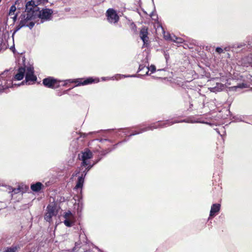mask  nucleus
Wrapping results in <instances>:
<instances>
[{
  "label": "nucleus",
  "instance_id": "nucleus-1",
  "mask_svg": "<svg viewBox=\"0 0 252 252\" xmlns=\"http://www.w3.org/2000/svg\"><path fill=\"white\" fill-rule=\"evenodd\" d=\"M8 71H5L3 72L0 76V92L2 91L11 87L13 84V80L11 79V76L8 75Z\"/></svg>",
  "mask_w": 252,
  "mask_h": 252
},
{
  "label": "nucleus",
  "instance_id": "nucleus-2",
  "mask_svg": "<svg viewBox=\"0 0 252 252\" xmlns=\"http://www.w3.org/2000/svg\"><path fill=\"white\" fill-rule=\"evenodd\" d=\"M42 2V0H31L28 1L26 5V12L31 13L32 15L36 17L38 11L39 10L38 5Z\"/></svg>",
  "mask_w": 252,
  "mask_h": 252
},
{
  "label": "nucleus",
  "instance_id": "nucleus-3",
  "mask_svg": "<svg viewBox=\"0 0 252 252\" xmlns=\"http://www.w3.org/2000/svg\"><path fill=\"white\" fill-rule=\"evenodd\" d=\"M173 122H171L169 121H167L163 123H156L151 125L150 126L145 127L143 128L140 129L139 131H135L134 132L130 134L129 136H131L132 135H134L139 133H141L143 132L146 131L150 130H153L154 129L158 128V127L166 126H170L173 124Z\"/></svg>",
  "mask_w": 252,
  "mask_h": 252
},
{
  "label": "nucleus",
  "instance_id": "nucleus-4",
  "mask_svg": "<svg viewBox=\"0 0 252 252\" xmlns=\"http://www.w3.org/2000/svg\"><path fill=\"white\" fill-rule=\"evenodd\" d=\"M35 17L31 13L26 12L21 15L20 22H23V23L25 25V27H28L32 29L34 25V22L32 21V20Z\"/></svg>",
  "mask_w": 252,
  "mask_h": 252
},
{
  "label": "nucleus",
  "instance_id": "nucleus-5",
  "mask_svg": "<svg viewBox=\"0 0 252 252\" xmlns=\"http://www.w3.org/2000/svg\"><path fill=\"white\" fill-rule=\"evenodd\" d=\"M63 217L64 218L63 223L65 226L71 227L74 225L76 220L75 217L70 211L65 212Z\"/></svg>",
  "mask_w": 252,
  "mask_h": 252
},
{
  "label": "nucleus",
  "instance_id": "nucleus-6",
  "mask_svg": "<svg viewBox=\"0 0 252 252\" xmlns=\"http://www.w3.org/2000/svg\"><path fill=\"white\" fill-rule=\"evenodd\" d=\"M106 16L108 22L112 24H115L119 20V17L116 11L112 8H109L107 10Z\"/></svg>",
  "mask_w": 252,
  "mask_h": 252
},
{
  "label": "nucleus",
  "instance_id": "nucleus-7",
  "mask_svg": "<svg viewBox=\"0 0 252 252\" xmlns=\"http://www.w3.org/2000/svg\"><path fill=\"white\" fill-rule=\"evenodd\" d=\"M60 81L55 79L52 77H48L43 80V85L50 88H57L60 86Z\"/></svg>",
  "mask_w": 252,
  "mask_h": 252
},
{
  "label": "nucleus",
  "instance_id": "nucleus-8",
  "mask_svg": "<svg viewBox=\"0 0 252 252\" xmlns=\"http://www.w3.org/2000/svg\"><path fill=\"white\" fill-rule=\"evenodd\" d=\"M57 214V211L55 207L52 205H48L47 208V212L45 215V220L50 222L52 218Z\"/></svg>",
  "mask_w": 252,
  "mask_h": 252
},
{
  "label": "nucleus",
  "instance_id": "nucleus-9",
  "mask_svg": "<svg viewBox=\"0 0 252 252\" xmlns=\"http://www.w3.org/2000/svg\"><path fill=\"white\" fill-rule=\"evenodd\" d=\"M53 11L51 9L46 8L42 9L41 11H38L36 16H38L41 20H47L50 19Z\"/></svg>",
  "mask_w": 252,
  "mask_h": 252
},
{
  "label": "nucleus",
  "instance_id": "nucleus-10",
  "mask_svg": "<svg viewBox=\"0 0 252 252\" xmlns=\"http://www.w3.org/2000/svg\"><path fill=\"white\" fill-rule=\"evenodd\" d=\"M92 153L89 150H86L82 153L81 159L82 160V165L87 166L89 164V159L92 158Z\"/></svg>",
  "mask_w": 252,
  "mask_h": 252
},
{
  "label": "nucleus",
  "instance_id": "nucleus-11",
  "mask_svg": "<svg viewBox=\"0 0 252 252\" xmlns=\"http://www.w3.org/2000/svg\"><path fill=\"white\" fill-rule=\"evenodd\" d=\"M25 73L26 82H28L30 81L34 82L36 80V76L33 74L34 72L32 67H28Z\"/></svg>",
  "mask_w": 252,
  "mask_h": 252
},
{
  "label": "nucleus",
  "instance_id": "nucleus-12",
  "mask_svg": "<svg viewBox=\"0 0 252 252\" xmlns=\"http://www.w3.org/2000/svg\"><path fill=\"white\" fill-rule=\"evenodd\" d=\"M140 36L144 43V45H146L148 43L149 38L148 37L147 28L143 27L141 29L140 32Z\"/></svg>",
  "mask_w": 252,
  "mask_h": 252
},
{
  "label": "nucleus",
  "instance_id": "nucleus-13",
  "mask_svg": "<svg viewBox=\"0 0 252 252\" xmlns=\"http://www.w3.org/2000/svg\"><path fill=\"white\" fill-rule=\"evenodd\" d=\"M26 72V69L23 67H20L18 70V72L15 74L13 80H21L24 76Z\"/></svg>",
  "mask_w": 252,
  "mask_h": 252
},
{
  "label": "nucleus",
  "instance_id": "nucleus-14",
  "mask_svg": "<svg viewBox=\"0 0 252 252\" xmlns=\"http://www.w3.org/2000/svg\"><path fill=\"white\" fill-rule=\"evenodd\" d=\"M220 204H214L211 206L210 217H213L216 216V214L218 213L220 210Z\"/></svg>",
  "mask_w": 252,
  "mask_h": 252
},
{
  "label": "nucleus",
  "instance_id": "nucleus-15",
  "mask_svg": "<svg viewBox=\"0 0 252 252\" xmlns=\"http://www.w3.org/2000/svg\"><path fill=\"white\" fill-rule=\"evenodd\" d=\"M16 10V7L15 5H13L10 7L9 12L8 16L10 18L13 20V23H14L17 19V14L15 13Z\"/></svg>",
  "mask_w": 252,
  "mask_h": 252
},
{
  "label": "nucleus",
  "instance_id": "nucleus-16",
  "mask_svg": "<svg viewBox=\"0 0 252 252\" xmlns=\"http://www.w3.org/2000/svg\"><path fill=\"white\" fill-rule=\"evenodd\" d=\"M144 69H145V74L144 75H148L149 71H151L152 73L156 71V67L154 65H151L149 67H145V66L142 65H139L138 71H141Z\"/></svg>",
  "mask_w": 252,
  "mask_h": 252
},
{
  "label": "nucleus",
  "instance_id": "nucleus-17",
  "mask_svg": "<svg viewBox=\"0 0 252 252\" xmlns=\"http://www.w3.org/2000/svg\"><path fill=\"white\" fill-rule=\"evenodd\" d=\"M84 177L83 175H82L81 176L79 177L78 179V181L76 184V185L75 187V189H81L83 186L84 183Z\"/></svg>",
  "mask_w": 252,
  "mask_h": 252
},
{
  "label": "nucleus",
  "instance_id": "nucleus-18",
  "mask_svg": "<svg viewBox=\"0 0 252 252\" xmlns=\"http://www.w3.org/2000/svg\"><path fill=\"white\" fill-rule=\"evenodd\" d=\"M42 186V184L40 182H37L34 184H32L31 186V189L34 191H38Z\"/></svg>",
  "mask_w": 252,
  "mask_h": 252
},
{
  "label": "nucleus",
  "instance_id": "nucleus-19",
  "mask_svg": "<svg viewBox=\"0 0 252 252\" xmlns=\"http://www.w3.org/2000/svg\"><path fill=\"white\" fill-rule=\"evenodd\" d=\"M160 28L161 29V30H162V33L163 34V37L165 39H166L167 40H171V41H172V40L174 39L173 35H171L170 33H169L168 32H166L164 31V30L162 27H160Z\"/></svg>",
  "mask_w": 252,
  "mask_h": 252
},
{
  "label": "nucleus",
  "instance_id": "nucleus-20",
  "mask_svg": "<svg viewBox=\"0 0 252 252\" xmlns=\"http://www.w3.org/2000/svg\"><path fill=\"white\" fill-rule=\"evenodd\" d=\"M252 63V57L247 56L243 59V63L245 66H248Z\"/></svg>",
  "mask_w": 252,
  "mask_h": 252
},
{
  "label": "nucleus",
  "instance_id": "nucleus-21",
  "mask_svg": "<svg viewBox=\"0 0 252 252\" xmlns=\"http://www.w3.org/2000/svg\"><path fill=\"white\" fill-rule=\"evenodd\" d=\"M135 76H136L135 75L126 76L124 75L117 74L116 76H113L112 77V79L118 80V79H121L122 78H124V77H135Z\"/></svg>",
  "mask_w": 252,
  "mask_h": 252
},
{
  "label": "nucleus",
  "instance_id": "nucleus-22",
  "mask_svg": "<svg viewBox=\"0 0 252 252\" xmlns=\"http://www.w3.org/2000/svg\"><path fill=\"white\" fill-rule=\"evenodd\" d=\"M94 81V80L92 78H88V79L85 80L83 82H82L81 83H79L78 81H75V82L78 83V85L81 84L83 85H87V84L91 83L93 82Z\"/></svg>",
  "mask_w": 252,
  "mask_h": 252
},
{
  "label": "nucleus",
  "instance_id": "nucleus-23",
  "mask_svg": "<svg viewBox=\"0 0 252 252\" xmlns=\"http://www.w3.org/2000/svg\"><path fill=\"white\" fill-rule=\"evenodd\" d=\"M173 38H174V39L172 40V41H174L175 42L182 43L184 41V40L182 38H180V37H177L174 35H173Z\"/></svg>",
  "mask_w": 252,
  "mask_h": 252
},
{
  "label": "nucleus",
  "instance_id": "nucleus-24",
  "mask_svg": "<svg viewBox=\"0 0 252 252\" xmlns=\"http://www.w3.org/2000/svg\"><path fill=\"white\" fill-rule=\"evenodd\" d=\"M21 191L20 188L12 189V191H10L11 192V195H13L14 194H16Z\"/></svg>",
  "mask_w": 252,
  "mask_h": 252
},
{
  "label": "nucleus",
  "instance_id": "nucleus-25",
  "mask_svg": "<svg viewBox=\"0 0 252 252\" xmlns=\"http://www.w3.org/2000/svg\"><path fill=\"white\" fill-rule=\"evenodd\" d=\"M181 122H187V123H199L198 121L192 119H189L188 120H183L181 121Z\"/></svg>",
  "mask_w": 252,
  "mask_h": 252
},
{
  "label": "nucleus",
  "instance_id": "nucleus-26",
  "mask_svg": "<svg viewBox=\"0 0 252 252\" xmlns=\"http://www.w3.org/2000/svg\"><path fill=\"white\" fill-rule=\"evenodd\" d=\"M16 250V247L8 248L3 252H15Z\"/></svg>",
  "mask_w": 252,
  "mask_h": 252
},
{
  "label": "nucleus",
  "instance_id": "nucleus-27",
  "mask_svg": "<svg viewBox=\"0 0 252 252\" xmlns=\"http://www.w3.org/2000/svg\"><path fill=\"white\" fill-rule=\"evenodd\" d=\"M23 22H20L19 25L16 26L15 32L19 31L21 28L25 27V25L23 23Z\"/></svg>",
  "mask_w": 252,
  "mask_h": 252
},
{
  "label": "nucleus",
  "instance_id": "nucleus-28",
  "mask_svg": "<svg viewBox=\"0 0 252 252\" xmlns=\"http://www.w3.org/2000/svg\"><path fill=\"white\" fill-rule=\"evenodd\" d=\"M243 87H245L244 85L243 84H240L239 85L237 86H233L232 87V89L236 90L237 88H242Z\"/></svg>",
  "mask_w": 252,
  "mask_h": 252
},
{
  "label": "nucleus",
  "instance_id": "nucleus-29",
  "mask_svg": "<svg viewBox=\"0 0 252 252\" xmlns=\"http://www.w3.org/2000/svg\"><path fill=\"white\" fill-rule=\"evenodd\" d=\"M216 51L219 54H220L223 52V49L220 47H217L216 49Z\"/></svg>",
  "mask_w": 252,
  "mask_h": 252
},
{
  "label": "nucleus",
  "instance_id": "nucleus-30",
  "mask_svg": "<svg viewBox=\"0 0 252 252\" xmlns=\"http://www.w3.org/2000/svg\"><path fill=\"white\" fill-rule=\"evenodd\" d=\"M73 81H71V80H67L66 81H65V83L63 84V86H64L65 84H66L68 82V83H71V82H73Z\"/></svg>",
  "mask_w": 252,
  "mask_h": 252
},
{
  "label": "nucleus",
  "instance_id": "nucleus-31",
  "mask_svg": "<svg viewBox=\"0 0 252 252\" xmlns=\"http://www.w3.org/2000/svg\"><path fill=\"white\" fill-rule=\"evenodd\" d=\"M82 238H84L85 239H87L86 238V236L85 235H80V236Z\"/></svg>",
  "mask_w": 252,
  "mask_h": 252
},
{
  "label": "nucleus",
  "instance_id": "nucleus-32",
  "mask_svg": "<svg viewBox=\"0 0 252 252\" xmlns=\"http://www.w3.org/2000/svg\"><path fill=\"white\" fill-rule=\"evenodd\" d=\"M92 166H93V165H91V166H89L87 168V169H87V170L88 171V170H89L92 168Z\"/></svg>",
  "mask_w": 252,
  "mask_h": 252
},
{
  "label": "nucleus",
  "instance_id": "nucleus-33",
  "mask_svg": "<svg viewBox=\"0 0 252 252\" xmlns=\"http://www.w3.org/2000/svg\"><path fill=\"white\" fill-rule=\"evenodd\" d=\"M83 173H84V176H85L86 175L87 172L85 171L83 172Z\"/></svg>",
  "mask_w": 252,
  "mask_h": 252
},
{
  "label": "nucleus",
  "instance_id": "nucleus-34",
  "mask_svg": "<svg viewBox=\"0 0 252 252\" xmlns=\"http://www.w3.org/2000/svg\"><path fill=\"white\" fill-rule=\"evenodd\" d=\"M102 79L103 80H105V78H104V77L102 78Z\"/></svg>",
  "mask_w": 252,
  "mask_h": 252
}]
</instances>
